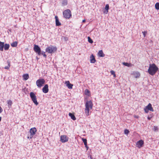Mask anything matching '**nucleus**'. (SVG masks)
I'll return each mask as SVG.
<instances>
[{
  "label": "nucleus",
  "mask_w": 159,
  "mask_h": 159,
  "mask_svg": "<svg viewBox=\"0 0 159 159\" xmlns=\"http://www.w3.org/2000/svg\"><path fill=\"white\" fill-rule=\"evenodd\" d=\"M113 75L114 76V77H116V75L115 74V75Z\"/></svg>",
  "instance_id": "obj_43"
},
{
  "label": "nucleus",
  "mask_w": 159,
  "mask_h": 159,
  "mask_svg": "<svg viewBox=\"0 0 159 159\" xmlns=\"http://www.w3.org/2000/svg\"><path fill=\"white\" fill-rule=\"evenodd\" d=\"M84 92L85 95H89L90 91L88 89H86V90H85Z\"/></svg>",
  "instance_id": "obj_28"
},
{
  "label": "nucleus",
  "mask_w": 159,
  "mask_h": 159,
  "mask_svg": "<svg viewBox=\"0 0 159 159\" xmlns=\"http://www.w3.org/2000/svg\"><path fill=\"white\" fill-rule=\"evenodd\" d=\"M122 64L124 65L127 66L128 67H130L131 66V64L130 63L123 62L122 63Z\"/></svg>",
  "instance_id": "obj_23"
},
{
  "label": "nucleus",
  "mask_w": 159,
  "mask_h": 159,
  "mask_svg": "<svg viewBox=\"0 0 159 159\" xmlns=\"http://www.w3.org/2000/svg\"><path fill=\"white\" fill-rule=\"evenodd\" d=\"M23 79L25 80H27L29 78V75L27 74H24L23 75Z\"/></svg>",
  "instance_id": "obj_20"
},
{
  "label": "nucleus",
  "mask_w": 159,
  "mask_h": 159,
  "mask_svg": "<svg viewBox=\"0 0 159 159\" xmlns=\"http://www.w3.org/2000/svg\"><path fill=\"white\" fill-rule=\"evenodd\" d=\"M90 61L91 63H95L96 61L95 57L93 54L90 57Z\"/></svg>",
  "instance_id": "obj_16"
},
{
  "label": "nucleus",
  "mask_w": 159,
  "mask_h": 159,
  "mask_svg": "<svg viewBox=\"0 0 159 159\" xmlns=\"http://www.w3.org/2000/svg\"><path fill=\"white\" fill-rule=\"evenodd\" d=\"M109 9V6L108 4H106L105 7V10H108Z\"/></svg>",
  "instance_id": "obj_33"
},
{
  "label": "nucleus",
  "mask_w": 159,
  "mask_h": 159,
  "mask_svg": "<svg viewBox=\"0 0 159 159\" xmlns=\"http://www.w3.org/2000/svg\"><path fill=\"white\" fill-rule=\"evenodd\" d=\"M108 11H103V13L104 14H107L108 13Z\"/></svg>",
  "instance_id": "obj_35"
},
{
  "label": "nucleus",
  "mask_w": 159,
  "mask_h": 159,
  "mask_svg": "<svg viewBox=\"0 0 159 159\" xmlns=\"http://www.w3.org/2000/svg\"><path fill=\"white\" fill-rule=\"evenodd\" d=\"M65 84H66V86L70 89H72L73 85L70 84L69 81H66Z\"/></svg>",
  "instance_id": "obj_13"
},
{
  "label": "nucleus",
  "mask_w": 159,
  "mask_h": 159,
  "mask_svg": "<svg viewBox=\"0 0 159 159\" xmlns=\"http://www.w3.org/2000/svg\"><path fill=\"white\" fill-rule=\"evenodd\" d=\"M153 130L155 132H157V131H158V127L157 126H154Z\"/></svg>",
  "instance_id": "obj_29"
},
{
  "label": "nucleus",
  "mask_w": 159,
  "mask_h": 159,
  "mask_svg": "<svg viewBox=\"0 0 159 159\" xmlns=\"http://www.w3.org/2000/svg\"><path fill=\"white\" fill-rule=\"evenodd\" d=\"M155 8L157 10L159 9V3L157 2L155 5Z\"/></svg>",
  "instance_id": "obj_27"
},
{
  "label": "nucleus",
  "mask_w": 159,
  "mask_h": 159,
  "mask_svg": "<svg viewBox=\"0 0 159 159\" xmlns=\"http://www.w3.org/2000/svg\"><path fill=\"white\" fill-rule=\"evenodd\" d=\"M104 159H106V158H105Z\"/></svg>",
  "instance_id": "obj_44"
},
{
  "label": "nucleus",
  "mask_w": 159,
  "mask_h": 159,
  "mask_svg": "<svg viewBox=\"0 0 159 159\" xmlns=\"http://www.w3.org/2000/svg\"><path fill=\"white\" fill-rule=\"evenodd\" d=\"M110 72L111 75H115V72L113 70H111L110 71Z\"/></svg>",
  "instance_id": "obj_36"
},
{
  "label": "nucleus",
  "mask_w": 159,
  "mask_h": 159,
  "mask_svg": "<svg viewBox=\"0 0 159 159\" xmlns=\"http://www.w3.org/2000/svg\"><path fill=\"white\" fill-rule=\"evenodd\" d=\"M62 3L63 5H67V0H62Z\"/></svg>",
  "instance_id": "obj_26"
},
{
  "label": "nucleus",
  "mask_w": 159,
  "mask_h": 159,
  "mask_svg": "<svg viewBox=\"0 0 159 159\" xmlns=\"http://www.w3.org/2000/svg\"><path fill=\"white\" fill-rule=\"evenodd\" d=\"M84 159V158H83V159Z\"/></svg>",
  "instance_id": "obj_45"
},
{
  "label": "nucleus",
  "mask_w": 159,
  "mask_h": 159,
  "mask_svg": "<svg viewBox=\"0 0 159 159\" xmlns=\"http://www.w3.org/2000/svg\"><path fill=\"white\" fill-rule=\"evenodd\" d=\"M82 140L84 142L85 146H86L87 144V140L85 139L82 138Z\"/></svg>",
  "instance_id": "obj_25"
},
{
  "label": "nucleus",
  "mask_w": 159,
  "mask_h": 159,
  "mask_svg": "<svg viewBox=\"0 0 159 159\" xmlns=\"http://www.w3.org/2000/svg\"><path fill=\"white\" fill-rule=\"evenodd\" d=\"M158 68L156 65L153 63L149 65V67L148 70V72L152 75H153L158 70Z\"/></svg>",
  "instance_id": "obj_1"
},
{
  "label": "nucleus",
  "mask_w": 159,
  "mask_h": 159,
  "mask_svg": "<svg viewBox=\"0 0 159 159\" xmlns=\"http://www.w3.org/2000/svg\"><path fill=\"white\" fill-rule=\"evenodd\" d=\"M34 50L35 52L38 54L39 55L41 54V50L40 48L36 44L34 45Z\"/></svg>",
  "instance_id": "obj_9"
},
{
  "label": "nucleus",
  "mask_w": 159,
  "mask_h": 159,
  "mask_svg": "<svg viewBox=\"0 0 159 159\" xmlns=\"http://www.w3.org/2000/svg\"><path fill=\"white\" fill-rule=\"evenodd\" d=\"M147 31H144L142 32V33L143 34L144 37H145L146 34H147Z\"/></svg>",
  "instance_id": "obj_34"
},
{
  "label": "nucleus",
  "mask_w": 159,
  "mask_h": 159,
  "mask_svg": "<svg viewBox=\"0 0 159 159\" xmlns=\"http://www.w3.org/2000/svg\"><path fill=\"white\" fill-rule=\"evenodd\" d=\"M85 147L86 148H87V150H88L89 149V147L87 146V145L86 146H85Z\"/></svg>",
  "instance_id": "obj_40"
},
{
  "label": "nucleus",
  "mask_w": 159,
  "mask_h": 159,
  "mask_svg": "<svg viewBox=\"0 0 159 159\" xmlns=\"http://www.w3.org/2000/svg\"><path fill=\"white\" fill-rule=\"evenodd\" d=\"M98 54V56L100 57H103L105 56V55L103 53V51L102 50L99 51Z\"/></svg>",
  "instance_id": "obj_19"
},
{
  "label": "nucleus",
  "mask_w": 159,
  "mask_h": 159,
  "mask_svg": "<svg viewBox=\"0 0 159 159\" xmlns=\"http://www.w3.org/2000/svg\"><path fill=\"white\" fill-rule=\"evenodd\" d=\"M69 115L74 120H76V118L73 114L70 112L69 113Z\"/></svg>",
  "instance_id": "obj_18"
},
{
  "label": "nucleus",
  "mask_w": 159,
  "mask_h": 159,
  "mask_svg": "<svg viewBox=\"0 0 159 159\" xmlns=\"http://www.w3.org/2000/svg\"><path fill=\"white\" fill-rule=\"evenodd\" d=\"M63 14L64 17L66 19H69L71 16V11H64Z\"/></svg>",
  "instance_id": "obj_7"
},
{
  "label": "nucleus",
  "mask_w": 159,
  "mask_h": 159,
  "mask_svg": "<svg viewBox=\"0 0 159 159\" xmlns=\"http://www.w3.org/2000/svg\"><path fill=\"white\" fill-rule=\"evenodd\" d=\"M152 118V117L148 116V120H150Z\"/></svg>",
  "instance_id": "obj_39"
},
{
  "label": "nucleus",
  "mask_w": 159,
  "mask_h": 159,
  "mask_svg": "<svg viewBox=\"0 0 159 159\" xmlns=\"http://www.w3.org/2000/svg\"><path fill=\"white\" fill-rule=\"evenodd\" d=\"M144 143L143 141L140 140L137 142L136 145L139 148H140L141 147Z\"/></svg>",
  "instance_id": "obj_12"
},
{
  "label": "nucleus",
  "mask_w": 159,
  "mask_h": 159,
  "mask_svg": "<svg viewBox=\"0 0 159 159\" xmlns=\"http://www.w3.org/2000/svg\"><path fill=\"white\" fill-rule=\"evenodd\" d=\"M30 97L33 101V102L36 105L38 104V102L37 98L36 96L35 95L34 93L33 92H31L30 93Z\"/></svg>",
  "instance_id": "obj_6"
},
{
  "label": "nucleus",
  "mask_w": 159,
  "mask_h": 159,
  "mask_svg": "<svg viewBox=\"0 0 159 159\" xmlns=\"http://www.w3.org/2000/svg\"><path fill=\"white\" fill-rule=\"evenodd\" d=\"M144 110L146 113H148V112L149 110L151 111H154L152 107V105L150 103H149V104L144 108Z\"/></svg>",
  "instance_id": "obj_8"
},
{
  "label": "nucleus",
  "mask_w": 159,
  "mask_h": 159,
  "mask_svg": "<svg viewBox=\"0 0 159 159\" xmlns=\"http://www.w3.org/2000/svg\"><path fill=\"white\" fill-rule=\"evenodd\" d=\"M90 158H91V159H93L92 158V157L91 156L90 157ZM94 159H95L94 158Z\"/></svg>",
  "instance_id": "obj_42"
},
{
  "label": "nucleus",
  "mask_w": 159,
  "mask_h": 159,
  "mask_svg": "<svg viewBox=\"0 0 159 159\" xmlns=\"http://www.w3.org/2000/svg\"><path fill=\"white\" fill-rule=\"evenodd\" d=\"M133 75L136 78H139L140 75V73L138 72H133Z\"/></svg>",
  "instance_id": "obj_15"
},
{
  "label": "nucleus",
  "mask_w": 159,
  "mask_h": 159,
  "mask_svg": "<svg viewBox=\"0 0 159 159\" xmlns=\"http://www.w3.org/2000/svg\"><path fill=\"white\" fill-rule=\"evenodd\" d=\"M56 20V26H59L61 25V23L59 21L58 17L57 16H55Z\"/></svg>",
  "instance_id": "obj_14"
},
{
  "label": "nucleus",
  "mask_w": 159,
  "mask_h": 159,
  "mask_svg": "<svg viewBox=\"0 0 159 159\" xmlns=\"http://www.w3.org/2000/svg\"><path fill=\"white\" fill-rule=\"evenodd\" d=\"M88 41L89 43H93V40L89 37H88Z\"/></svg>",
  "instance_id": "obj_30"
},
{
  "label": "nucleus",
  "mask_w": 159,
  "mask_h": 159,
  "mask_svg": "<svg viewBox=\"0 0 159 159\" xmlns=\"http://www.w3.org/2000/svg\"><path fill=\"white\" fill-rule=\"evenodd\" d=\"M85 21V20H83L82 21L83 22H84Z\"/></svg>",
  "instance_id": "obj_41"
},
{
  "label": "nucleus",
  "mask_w": 159,
  "mask_h": 159,
  "mask_svg": "<svg viewBox=\"0 0 159 159\" xmlns=\"http://www.w3.org/2000/svg\"><path fill=\"white\" fill-rule=\"evenodd\" d=\"M9 67H10V66H5L4 68L5 69H8L9 68Z\"/></svg>",
  "instance_id": "obj_38"
},
{
  "label": "nucleus",
  "mask_w": 159,
  "mask_h": 159,
  "mask_svg": "<svg viewBox=\"0 0 159 159\" xmlns=\"http://www.w3.org/2000/svg\"><path fill=\"white\" fill-rule=\"evenodd\" d=\"M4 46V43L0 42V51H3Z\"/></svg>",
  "instance_id": "obj_17"
},
{
  "label": "nucleus",
  "mask_w": 159,
  "mask_h": 159,
  "mask_svg": "<svg viewBox=\"0 0 159 159\" xmlns=\"http://www.w3.org/2000/svg\"><path fill=\"white\" fill-rule=\"evenodd\" d=\"M45 83V80L43 79H40L36 81V84L38 88H40Z\"/></svg>",
  "instance_id": "obj_5"
},
{
  "label": "nucleus",
  "mask_w": 159,
  "mask_h": 159,
  "mask_svg": "<svg viewBox=\"0 0 159 159\" xmlns=\"http://www.w3.org/2000/svg\"><path fill=\"white\" fill-rule=\"evenodd\" d=\"M57 50L56 47L52 45H50L46 48V51L48 53L52 54L55 52Z\"/></svg>",
  "instance_id": "obj_3"
},
{
  "label": "nucleus",
  "mask_w": 159,
  "mask_h": 159,
  "mask_svg": "<svg viewBox=\"0 0 159 159\" xmlns=\"http://www.w3.org/2000/svg\"><path fill=\"white\" fill-rule=\"evenodd\" d=\"M3 111V110L2 107L0 106V113H2Z\"/></svg>",
  "instance_id": "obj_37"
},
{
  "label": "nucleus",
  "mask_w": 159,
  "mask_h": 159,
  "mask_svg": "<svg viewBox=\"0 0 159 159\" xmlns=\"http://www.w3.org/2000/svg\"><path fill=\"white\" fill-rule=\"evenodd\" d=\"M60 139L62 143H65L68 141V138L66 135H63L61 136Z\"/></svg>",
  "instance_id": "obj_10"
},
{
  "label": "nucleus",
  "mask_w": 159,
  "mask_h": 159,
  "mask_svg": "<svg viewBox=\"0 0 159 159\" xmlns=\"http://www.w3.org/2000/svg\"><path fill=\"white\" fill-rule=\"evenodd\" d=\"M92 102L91 101H87L85 103V112L86 116H88L89 114V109H92L93 108Z\"/></svg>",
  "instance_id": "obj_2"
},
{
  "label": "nucleus",
  "mask_w": 159,
  "mask_h": 159,
  "mask_svg": "<svg viewBox=\"0 0 159 159\" xmlns=\"http://www.w3.org/2000/svg\"><path fill=\"white\" fill-rule=\"evenodd\" d=\"M129 131L128 130V129H125L124 130V133L125 134H128L129 133Z\"/></svg>",
  "instance_id": "obj_32"
},
{
  "label": "nucleus",
  "mask_w": 159,
  "mask_h": 159,
  "mask_svg": "<svg viewBox=\"0 0 159 159\" xmlns=\"http://www.w3.org/2000/svg\"><path fill=\"white\" fill-rule=\"evenodd\" d=\"M37 131V129L35 127L31 128L30 130V134L27 137L28 139H31Z\"/></svg>",
  "instance_id": "obj_4"
},
{
  "label": "nucleus",
  "mask_w": 159,
  "mask_h": 159,
  "mask_svg": "<svg viewBox=\"0 0 159 159\" xmlns=\"http://www.w3.org/2000/svg\"><path fill=\"white\" fill-rule=\"evenodd\" d=\"M17 42H13L11 44V46L13 47H16L17 46Z\"/></svg>",
  "instance_id": "obj_24"
},
{
  "label": "nucleus",
  "mask_w": 159,
  "mask_h": 159,
  "mask_svg": "<svg viewBox=\"0 0 159 159\" xmlns=\"http://www.w3.org/2000/svg\"><path fill=\"white\" fill-rule=\"evenodd\" d=\"M41 54H42V55H43V56L45 57V58H46V57H47V56L45 54V52H43V51H42V52H41Z\"/></svg>",
  "instance_id": "obj_31"
},
{
  "label": "nucleus",
  "mask_w": 159,
  "mask_h": 159,
  "mask_svg": "<svg viewBox=\"0 0 159 159\" xmlns=\"http://www.w3.org/2000/svg\"><path fill=\"white\" fill-rule=\"evenodd\" d=\"M10 47V45L6 43L4 44V48L5 50H8Z\"/></svg>",
  "instance_id": "obj_21"
},
{
  "label": "nucleus",
  "mask_w": 159,
  "mask_h": 159,
  "mask_svg": "<svg viewBox=\"0 0 159 159\" xmlns=\"http://www.w3.org/2000/svg\"><path fill=\"white\" fill-rule=\"evenodd\" d=\"M7 103L8 107L10 108L11 107V106L12 104V101L11 100H8L7 101Z\"/></svg>",
  "instance_id": "obj_22"
},
{
  "label": "nucleus",
  "mask_w": 159,
  "mask_h": 159,
  "mask_svg": "<svg viewBox=\"0 0 159 159\" xmlns=\"http://www.w3.org/2000/svg\"><path fill=\"white\" fill-rule=\"evenodd\" d=\"M48 84H45L42 89V91L44 93H47L48 91Z\"/></svg>",
  "instance_id": "obj_11"
}]
</instances>
